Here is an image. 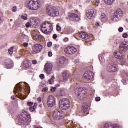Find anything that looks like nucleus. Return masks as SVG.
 <instances>
[{
  "label": "nucleus",
  "mask_w": 128,
  "mask_h": 128,
  "mask_svg": "<svg viewBox=\"0 0 128 128\" xmlns=\"http://www.w3.org/2000/svg\"><path fill=\"white\" fill-rule=\"evenodd\" d=\"M25 4L28 10L34 12L38 10L42 6L40 0H28L26 2Z\"/></svg>",
  "instance_id": "f257e3e1"
},
{
  "label": "nucleus",
  "mask_w": 128,
  "mask_h": 128,
  "mask_svg": "<svg viewBox=\"0 0 128 128\" xmlns=\"http://www.w3.org/2000/svg\"><path fill=\"white\" fill-rule=\"evenodd\" d=\"M80 62V60H76V64H78V62Z\"/></svg>",
  "instance_id": "e2e57ef3"
},
{
  "label": "nucleus",
  "mask_w": 128,
  "mask_h": 128,
  "mask_svg": "<svg viewBox=\"0 0 128 128\" xmlns=\"http://www.w3.org/2000/svg\"><path fill=\"white\" fill-rule=\"evenodd\" d=\"M48 90V89L47 88H44L42 90L43 92H46Z\"/></svg>",
  "instance_id": "c03bdc74"
},
{
  "label": "nucleus",
  "mask_w": 128,
  "mask_h": 128,
  "mask_svg": "<svg viewBox=\"0 0 128 128\" xmlns=\"http://www.w3.org/2000/svg\"><path fill=\"white\" fill-rule=\"evenodd\" d=\"M56 98L52 95L48 96L47 100V106L48 108H54L56 106Z\"/></svg>",
  "instance_id": "9d476101"
},
{
  "label": "nucleus",
  "mask_w": 128,
  "mask_h": 128,
  "mask_svg": "<svg viewBox=\"0 0 128 128\" xmlns=\"http://www.w3.org/2000/svg\"><path fill=\"white\" fill-rule=\"evenodd\" d=\"M65 62L66 58L64 57H61L57 62V64L59 66H64V64Z\"/></svg>",
  "instance_id": "393cba45"
},
{
  "label": "nucleus",
  "mask_w": 128,
  "mask_h": 128,
  "mask_svg": "<svg viewBox=\"0 0 128 128\" xmlns=\"http://www.w3.org/2000/svg\"><path fill=\"white\" fill-rule=\"evenodd\" d=\"M40 20L38 17H31L30 19V22L32 24L33 28H38V24Z\"/></svg>",
  "instance_id": "9b49d317"
},
{
  "label": "nucleus",
  "mask_w": 128,
  "mask_h": 128,
  "mask_svg": "<svg viewBox=\"0 0 128 128\" xmlns=\"http://www.w3.org/2000/svg\"><path fill=\"white\" fill-rule=\"evenodd\" d=\"M40 78H41L42 80H44L45 76H44V74H41L40 76Z\"/></svg>",
  "instance_id": "79ce46f5"
},
{
  "label": "nucleus",
  "mask_w": 128,
  "mask_h": 128,
  "mask_svg": "<svg viewBox=\"0 0 128 128\" xmlns=\"http://www.w3.org/2000/svg\"><path fill=\"white\" fill-rule=\"evenodd\" d=\"M122 82H124V84L125 86H126V81L122 80Z\"/></svg>",
  "instance_id": "052dcab7"
},
{
  "label": "nucleus",
  "mask_w": 128,
  "mask_h": 128,
  "mask_svg": "<svg viewBox=\"0 0 128 128\" xmlns=\"http://www.w3.org/2000/svg\"><path fill=\"white\" fill-rule=\"evenodd\" d=\"M52 46V42H48V48H50Z\"/></svg>",
  "instance_id": "a19ab883"
},
{
  "label": "nucleus",
  "mask_w": 128,
  "mask_h": 128,
  "mask_svg": "<svg viewBox=\"0 0 128 128\" xmlns=\"http://www.w3.org/2000/svg\"><path fill=\"white\" fill-rule=\"evenodd\" d=\"M78 36L80 38H82V40H88L90 36V35L88 34L86 32H82L78 34Z\"/></svg>",
  "instance_id": "4be33fe9"
},
{
  "label": "nucleus",
  "mask_w": 128,
  "mask_h": 128,
  "mask_svg": "<svg viewBox=\"0 0 128 128\" xmlns=\"http://www.w3.org/2000/svg\"><path fill=\"white\" fill-rule=\"evenodd\" d=\"M70 92H74L80 100H82L84 96L88 94V90L86 88H80L79 86H76L74 90V88H70Z\"/></svg>",
  "instance_id": "f03ea898"
},
{
  "label": "nucleus",
  "mask_w": 128,
  "mask_h": 128,
  "mask_svg": "<svg viewBox=\"0 0 128 128\" xmlns=\"http://www.w3.org/2000/svg\"><path fill=\"white\" fill-rule=\"evenodd\" d=\"M41 30L44 34H50L52 32V25L48 22H45L42 25Z\"/></svg>",
  "instance_id": "0eeeda50"
},
{
  "label": "nucleus",
  "mask_w": 128,
  "mask_h": 128,
  "mask_svg": "<svg viewBox=\"0 0 128 128\" xmlns=\"http://www.w3.org/2000/svg\"><path fill=\"white\" fill-rule=\"evenodd\" d=\"M122 14H123L122 10L119 9L117 10L114 14V16L112 18V22H118V20L122 18Z\"/></svg>",
  "instance_id": "1a4fd4ad"
},
{
  "label": "nucleus",
  "mask_w": 128,
  "mask_h": 128,
  "mask_svg": "<svg viewBox=\"0 0 128 128\" xmlns=\"http://www.w3.org/2000/svg\"><path fill=\"white\" fill-rule=\"evenodd\" d=\"M28 36L26 34H23V35H22V36L21 38H26Z\"/></svg>",
  "instance_id": "864d4df0"
},
{
  "label": "nucleus",
  "mask_w": 128,
  "mask_h": 128,
  "mask_svg": "<svg viewBox=\"0 0 128 128\" xmlns=\"http://www.w3.org/2000/svg\"><path fill=\"white\" fill-rule=\"evenodd\" d=\"M36 106H38V104H36V103H35L33 107L29 108L30 112H34L36 110Z\"/></svg>",
  "instance_id": "c756f323"
},
{
  "label": "nucleus",
  "mask_w": 128,
  "mask_h": 128,
  "mask_svg": "<svg viewBox=\"0 0 128 128\" xmlns=\"http://www.w3.org/2000/svg\"><path fill=\"white\" fill-rule=\"evenodd\" d=\"M123 38H128V33H125L123 34L122 36Z\"/></svg>",
  "instance_id": "ea45409f"
},
{
  "label": "nucleus",
  "mask_w": 128,
  "mask_h": 128,
  "mask_svg": "<svg viewBox=\"0 0 128 128\" xmlns=\"http://www.w3.org/2000/svg\"><path fill=\"white\" fill-rule=\"evenodd\" d=\"M61 96H64V94H61Z\"/></svg>",
  "instance_id": "774afa93"
},
{
  "label": "nucleus",
  "mask_w": 128,
  "mask_h": 128,
  "mask_svg": "<svg viewBox=\"0 0 128 128\" xmlns=\"http://www.w3.org/2000/svg\"><path fill=\"white\" fill-rule=\"evenodd\" d=\"M5 66L7 68L10 70V68H14V61L8 59L5 62Z\"/></svg>",
  "instance_id": "6ab92c4d"
},
{
  "label": "nucleus",
  "mask_w": 128,
  "mask_h": 128,
  "mask_svg": "<svg viewBox=\"0 0 128 128\" xmlns=\"http://www.w3.org/2000/svg\"><path fill=\"white\" fill-rule=\"evenodd\" d=\"M20 124H24V126H30L32 122V117L30 114L26 112H23L18 120Z\"/></svg>",
  "instance_id": "7ed1b4c3"
},
{
  "label": "nucleus",
  "mask_w": 128,
  "mask_h": 128,
  "mask_svg": "<svg viewBox=\"0 0 128 128\" xmlns=\"http://www.w3.org/2000/svg\"><path fill=\"white\" fill-rule=\"evenodd\" d=\"M64 52L66 54L72 56L78 52V49L74 46H69L65 49Z\"/></svg>",
  "instance_id": "ddd939ff"
},
{
  "label": "nucleus",
  "mask_w": 128,
  "mask_h": 128,
  "mask_svg": "<svg viewBox=\"0 0 128 128\" xmlns=\"http://www.w3.org/2000/svg\"><path fill=\"white\" fill-rule=\"evenodd\" d=\"M32 50L34 52L38 54V52H40L42 50V46L40 44H36L33 46Z\"/></svg>",
  "instance_id": "dca6fc26"
},
{
  "label": "nucleus",
  "mask_w": 128,
  "mask_h": 128,
  "mask_svg": "<svg viewBox=\"0 0 128 128\" xmlns=\"http://www.w3.org/2000/svg\"><path fill=\"white\" fill-rule=\"evenodd\" d=\"M38 102L39 104H40L42 102V98L40 97L38 98Z\"/></svg>",
  "instance_id": "8fccbe9b"
},
{
  "label": "nucleus",
  "mask_w": 128,
  "mask_h": 128,
  "mask_svg": "<svg viewBox=\"0 0 128 128\" xmlns=\"http://www.w3.org/2000/svg\"><path fill=\"white\" fill-rule=\"evenodd\" d=\"M69 18L72 22H78L80 20V16L75 14H70L69 15Z\"/></svg>",
  "instance_id": "a211bd4d"
},
{
  "label": "nucleus",
  "mask_w": 128,
  "mask_h": 128,
  "mask_svg": "<svg viewBox=\"0 0 128 128\" xmlns=\"http://www.w3.org/2000/svg\"><path fill=\"white\" fill-rule=\"evenodd\" d=\"M120 48L123 52H126L128 50V42L122 43L120 44Z\"/></svg>",
  "instance_id": "f3484780"
},
{
  "label": "nucleus",
  "mask_w": 128,
  "mask_h": 128,
  "mask_svg": "<svg viewBox=\"0 0 128 128\" xmlns=\"http://www.w3.org/2000/svg\"><path fill=\"white\" fill-rule=\"evenodd\" d=\"M107 70L109 72H118V65L116 63H112L108 66Z\"/></svg>",
  "instance_id": "4468645a"
},
{
  "label": "nucleus",
  "mask_w": 128,
  "mask_h": 128,
  "mask_svg": "<svg viewBox=\"0 0 128 128\" xmlns=\"http://www.w3.org/2000/svg\"><path fill=\"white\" fill-rule=\"evenodd\" d=\"M28 106H34V102H28Z\"/></svg>",
  "instance_id": "37998d69"
},
{
  "label": "nucleus",
  "mask_w": 128,
  "mask_h": 128,
  "mask_svg": "<svg viewBox=\"0 0 128 128\" xmlns=\"http://www.w3.org/2000/svg\"><path fill=\"white\" fill-rule=\"evenodd\" d=\"M56 28L58 32H60V30H62V27L60 26V25L58 24Z\"/></svg>",
  "instance_id": "58836bf2"
},
{
  "label": "nucleus",
  "mask_w": 128,
  "mask_h": 128,
  "mask_svg": "<svg viewBox=\"0 0 128 128\" xmlns=\"http://www.w3.org/2000/svg\"><path fill=\"white\" fill-rule=\"evenodd\" d=\"M84 78L88 80H92L94 78V74L90 71L86 72L84 74Z\"/></svg>",
  "instance_id": "2eb2a0df"
},
{
  "label": "nucleus",
  "mask_w": 128,
  "mask_h": 128,
  "mask_svg": "<svg viewBox=\"0 0 128 128\" xmlns=\"http://www.w3.org/2000/svg\"><path fill=\"white\" fill-rule=\"evenodd\" d=\"M23 34H24V33H20L19 34V36L22 38V37Z\"/></svg>",
  "instance_id": "13d9d810"
},
{
  "label": "nucleus",
  "mask_w": 128,
  "mask_h": 128,
  "mask_svg": "<svg viewBox=\"0 0 128 128\" xmlns=\"http://www.w3.org/2000/svg\"><path fill=\"white\" fill-rule=\"evenodd\" d=\"M44 38V37L42 35H34L33 36V39L34 40H42Z\"/></svg>",
  "instance_id": "cd10ccee"
},
{
  "label": "nucleus",
  "mask_w": 128,
  "mask_h": 128,
  "mask_svg": "<svg viewBox=\"0 0 128 128\" xmlns=\"http://www.w3.org/2000/svg\"><path fill=\"white\" fill-rule=\"evenodd\" d=\"M60 86L58 84L56 85V88H59Z\"/></svg>",
  "instance_id": "0e129e2a"
},
{
  "label": "nucleus",
  "mask_w": 128,
  "mask_h": 128,
  "mask_svg": "<svg viewBox=\"0 0 128 128\" xmlns=\"http://www.w3.org/2000/svg\"><path fill=\"white\" fill-rule=\"evenodd\" d=\"M54 65L52 63H46L44 66V71L47 74H52Z\"/></svg>",
  "instance_id": "f8f14e48"
},
{
  "label": "nucleus",
  "mask_w": 128,
  "mask_h": 128,
  "mask_svg": "<svg viewBox=\"0 0 128 128\" xmlns=\"http://www.w3.org/2000/svg\"><path fill=\"white\" fill-rule=\"evenodd\" d=\"M14 47H12L10 48L8 50L10 54H14Z\"/></svg>",
  "instance_id": "72a5a7b5"
},
{
  "label": "nucleus",
  "mask_w": 128,
  "mask_h": 128,
  "mask_svg": "<svg viewBox=\"0 0 128 128\" xmlns=\"http://www.w3.org/2000/svg\"><path fill=\"white\" fill-rule=\"evenodd\" d=\"M56 87H52L51 89H50V91L52 92H56Z\"/></svg>",
  "instance_id": "4c0bfd02"
},
{
  "label": "nucleus",
  "mask_w": 128,
  "mask_h": 128,
  "mask_svg": "<svg viewBox=\"0 0 128 128\" xmlns=\"http://www.w3.org/2000/svg\"><path fill=\"white\" fill-rule=\"evenodd\" d=\"M88 108H86V107H84L83 108V112H88Z\"/></svg>",
  "instance_id": "a18cd8bd"
},
{
  "label": "nucleus",
  "mask_w": 128,
  "mask_h": 128,
  "mask_svg": "<svg viewBox=\"0 0 128 128\" xmlns=\"http://www.w3.org/2000/svg\"><path fill=\"white\" fill-rule=\"evenodd\" d=\"M70 72L68 71H65L63 73L62 78L64 82H68V80L70 79Z\"/></svg>",
  "instance_id": "412c9836"
},
{
  "label": "nucleus",
  "mask_w": 128,
  "mask_h": 128,
  "mask_svg": "<svg viewBox=\"0 0 128 128\" xmlns=\"http://www.w3.org/2000/svg\"><path fill=\"white\" fill-rule=\"evenodd\" d=\"M48 56H50V58L52 56V52H48Z\"/></svg>",
  "instance_id": "de8ad7c7"
},
{
  "label": "nucleus",
  "mask_w": 128,
  "mask_h": 128,
  "mask_svg": "<svg viewBox=\"0 0 128 128\" xmlns=\"http://www.w3.org/2000/svg\"><path fill=\"white\" fill-rule=\"evenodd\" d=\"M99 59L100 62H104V58L102 56H99Z\"/></svg>",
  "instance_id": "f704fd0d"
},
{
  "label": "nucleus",
  "mask_w": 128,
  "mask_h": 128,
  "mask_svg": "<svg viewBox=\"0 0 128 128\" xmlns=\"http://www.w3.org/2000/svg\"><path fill=\"white\" fill-rule=\"evenodd\" d=\"M22 86V83L18 84L15 87V88L14 90L15 94H18V98H24V94L20 92H26V90H28V84H25V86H26V87H24L23 88ZM26 88H28V90H26Z\"/></svg>",
  "instance_id": "20e7f679"
},
{
  "label": "nucleus",
  "mask_w": 128,
  "mask_h": 128,
  "mask_svg": "<svg viewBox=\"0 0 128 128\" xmlns=\"http://www.w3.org/2000/svg\"><path fill=\"white\" fill-rule=\"evenodd\" d=\"M32 62L34 64H38V62L36 60H33Z\"/></svg>",
  "instance_id": "6e6d98bb"
},
{
  "label": "nucleus",
  "mask_w": 128,
  "mask_h": 128,
  "mask_svg": "<svg viewBox=\"0 0 128 128\" xmlns=\"http://www.w3.org/2000/svg\"><path fill=\"white\" fill-rule=\"evenodd\" d=\"M29 72H31L32 73V71H30L29 70Z\"/></svg>",
  "instance_id": "338daca9"
},
{
  "label": "nucleus",
  "mask_w": 128,
  "mask_h": 128,
  "mask_svg": "<svg viewBox=\"0 0 128 128\" xmlns=\"http://www.w3.org/2000/svg\"><path fill=\"white\" fill-rule=\"evenodd\" d=\"M12 100H15L14 96H12Z\"/></svg>",
  "instance_id": "680f3d73"
},
{
  "label": "nucleus",
  "mask_w": 128,
  "mask_h": 128,
  "mask_svg": "<svg viewBox=\"0 0 128 128\" xmlns=\"http://www.w3.org/2000/svg\"><path fill=\"white\" fill-rule=\"evenodd\" d=\"M23 46L24 48H28V43H24Z\"/></svg>",
  "instance_id": "49530a36"
},
{
  "label": "nucleus",
  "mask_w": 128,
  "mask_h": 128,
  "mask_svg": "<svg viewBox=\"0 0 128 128\" xmlns=\"http://www.w3.org/2000/svg\"><path fill=\"white\" fill-rule=\"evenodd\" d=\"M100 4V0H94L93 2V4L94 6H98V4Z\"/></svg>",
  "instance_id": "2f4dec72"
},
{
  "label": "nucleus",
  "mask_w": 128,
  "mask_h": 128,
  "mask_svg": "<svg viewBox=\"0 0 128 128\" xmlns=\"http://www.w3.org/2000/svg\"><path fill=\"white\" fill-rule=\"evenodd\" d=\"M17 58H20V56L17 57Z\"/></svg>",
  "instance_id": "69168bd1"
},
{
  "label": "nucleus",
  "mask_w": 128,
  "mask_h": 128,
  "mask_svg": "<svg viewBox=\"0 0 128 128\" xmlns=\"http://www.w3.org/2000/svg\"><path fill=\"white\" fill-rule=\"evenodd\" d=\"M55 77L54 76H52L51 78V79L48 80V82L50 84H54V80H55Z\"/></svg>",
  "instance_id": "7c9ffc66"
},
{
  "label": "nucleus",
  "mask_w": 128,
  "mask_h": 128,
  "mask_svg": "<svg viewBox=\"0 0 128 128\" xmlns=\"http://www.w3.org/2000/svg\"><path fill=\"white\" fill-rule=\"evenodd\" d=\"M24 68L25 70H27L28 68H30V66H32V64H30V62L26 60L24 62Z\"/></svg>",
  "instance_id": "bb28decb"
},
{
  "label": "nucleus",
  "mask_w": 128,
  "mask_h": 128,
  "mask_svg": "<svg viewBox=\"0 0 128 128\" xmlns=\"http://www.w3.org/2000/svg\"><path fill=\"white\" fill-rule=\"evenodd\" d=\"M116 0H104V2L108 6H112Z\"/></svg>",
  "instance_id": "c85d7f7f"
},
{
  "label": "nucleus",
  "mask_w": 128,
  "mask_h": 128,
  "mask_svg": "<svg viewBox=\"0 0 128 128\" xmlns=\"http://www.w3.org/2000/svg\"><path fill=\"white\" fill-rule=\"evenodd\" d=\"M70 100L64 98L60 102V108L64 110H66L70 108Z\"/></svg>",
  "instance_id": "6e6552de"
},
{
  "label": "nucleus",
  "mask_w": 128,
  "mask_h": 128,
  "mask_svg": "<svg viewBox=\"0 0 128 128\" xmlns=\"http://www.w3.org/2000/svg\"><path fill=\"white\" fill-rule=\"evenodd\" d=\"M58 38V35H56V34H54L53 36V38L54 40H56V38Z\"/></svg>",
  "instance_id": "3c124183"
},
{
  "label": "nucleus",
  "mask_w": 128,
  "mask_h": 128,
  "mask_svg": "<svg viewBox=\"0 0 128 128\" xmlns=\"http://www.w3.org/2000/svg\"><path fill=\"white\" fill-rule=\"evenodd\" d=\"M64 42H68V38H65L64 39Z\"/></svg>",
  "instance_id": "bf43d9fd"
},
{
  "label": "nucleus",
  "mask_w": 128,
  "mask_h": 128,
  "mask_svg": "<svg viewBox=\"0 0 128 128\" xmlns=\"http://www.w3.org/2000/svg\"><path fill=\"white\" fill-rule=\"evenodd\" d=\"M100 20L102 22H108V16L104 14H102L100 16Z\"/></svg>",
  "instance_id": "a878e982"
},
{
  "label": "nucleus",
  "mask_w": 128,
  "mask_h": 128,
  "mask_svg": "<svg viewBox=\"0 0 128 128\" xmlns=\"http://www.w3.org/2000/svg\"><path fill=\"white\" fill-rule=\"evenodd\" d=\"M26 28H30V26H32V23H30V22H28V23H26Z\"/></svg>",
  "instance_id": "c9c22d12"
},
{
  "label": "nucleus",
  "mask_w": 128,
  "mask_h": 128,
  "mask_svg": "<svg viewBox=\"0 0 128 128\" xmlns=\"http://www.w3.org/2000/svg\"><path fill=\"white\" fill-rule=\"evenodd\" d=\"M12 12H18V8L16 6H14L12 8Z\"/></svg>",
  "instance_id": "e433bc0d"
},
{
  "label": "nucleus",
  "mask_w": 128,
  "mask_h": 128,
  "mask_svg": "<svg viewBox=\"0 0 128 128\" xmlns=\"http://www.w3.org/2000/svg\"><path fill=\"white\" fill-rule=\"evenodd\" d=\"M21 18L24 20H28V15L26 14H24L21 16Z\"/></svg>",
  "instance_id": "473e14b6"
},
{
  "label": "nucleus",
  "mask_w": 128,
  "mask_h": 128,
  "mask_svg": "<svg viewBox=\"0 0 128 128\" xmlns=\"http://www.w3.org/2000/svg\"><path fill=\"white\" fill-rule=\"evenodd\" d=\"M100 22H96V26H97V27L100 26Z\"/></svg>",
  "instance_id": "4d7b16f0"
},
{
  "label": "nucleus",
  "mask_w": 128,
  "mask_h": 128,
  "mask_svg": "<svg viewBox=\"0 0 128 128\" xmlns=\"http://www.w3.org/2000/svg\"><path fill=\"white\" fill-rule=\"evenodd\" d=\"M104 128H120L118 125L114 124L112 125L106 123L104 124Z\"/></svg>",
  "instance_id": "b1692460"
},
{
  "label": "nucleus",
  "mask_w": 128,
  "mask_h": 128,
  "mask_svg": "<svg viewBox=\"0 0 128 128\" xmlns=\"http://www.w3.org/2000/svg\"><path fill=\"white\" fill-rule=\"evenodd\" d=\"M86 16L88 20L94 18V11L92 10H88L86 11Z\"/></svg>",
  "instance_id": "aec40b11"
},
{
  "label": "nucleus",
  "mask_w": 128,
  "mask_h": 128,
  "mask_svg": "<svg viewBox=\"0 0 128 128\" xmlns=\"http://www.w3.org/2000/svg\"><path fill=\"white\" fill-rule=\"evenodd\" d=\"M96 102H100V97L96 98Z\"/></svg>",
  "instance_id": "5fc2aeb1"
},
{
  "label": "nucleus",
  "mask_w": 128,
  "mask_h": 128,
  "mask_svg": "<svg viewBox=\"0 0 128 128\" xmlns=\"http://www.w3.org/2000/svg\"><path fill=\"white\" fill-rule=\"evenodd\" d=\"M52 116L54 120H62L64 118V114L62 111L56 110L52 112Z\"/></svg>",
  "instance_id": "423d86ee"
},
{
  "label": "nucleus",
  "mask_w": 128,
  "mask_h": 128,
  "mask_svg": "<svg viewBox=\"0 0 128 128\" xmlns=\"http://www.w3.org/2000/svg\"><path fill=\"white\" fill-rule=\"evenodd\" d=\"M118 31L120 32H124V28H120L118 29Z\"/></svg>",
  "instance_id": "09e8293b"
},
{
  "label": "nucleus",
  "mask_w": 128,
  "mask_h": 128,
  "mask_svg": "<svg viewBox=\"0 0 128 128\" xmlns=\"http://www.w3.org/2000/svg\"><path fill=\"white\" fill-rule=\"evenodd\" d=\"M114 56L118 60H124V59L122 58V53L120 52H116L114 53Z\"/></svg>",
  "instance_id": "5701e85b"
},
{
  "label": "nucleus",
  "mask_w": 128,
  "mask_h": 128,
  "mask_svg": "<svg viewBox=\"0 0 128 128\" xmlns=\"http://www.w3.org/2000/svg\"><path fill=\"white\" fill-rule=\"evenodd\" d=\"M68 32H70L68 29H66L65 30V34H69Z\"/></svg>",
  "instance_id": "603ef678"
},
{
  "label": "nucleus",
  "mask_w": 128,
  "mask_h": 128,
  "mask_svg": "<svg viewBox=\"0 0 128 128\" xmlns=\"http://www.w3.org/2000/svg\"><path fill=\"white\" fill-rule=\"evenodd\" d=\"M46 12L51 18H56L60 16V10L52 6H48L46 8Z\"/></svg>",
  "instance_id": "39448f33"
}]
</instances>
